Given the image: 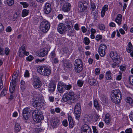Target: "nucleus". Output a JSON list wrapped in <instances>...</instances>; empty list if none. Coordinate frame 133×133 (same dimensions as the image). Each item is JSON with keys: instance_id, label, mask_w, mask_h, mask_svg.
Listing matches in <instances>:
<instances>
[{"instance_id": "nucleus-17", "label": "nucleus", "mask_w": 133, "mask_h": 133, "mask_svg": "<svg viewBox=\"0 0 133 133\" xmlns=\"http://www.w3.org/2000/svg\"><path fill=\"white\" fill-rule=\"evenodd\" d=\"M62 65L64 68H71L72 67V65L70 62L68 60L63 59L62 61Z\"/></svg>"}, {"instance_id": "nucleus-47", "label": "nucleus", "mask_w": 133, "mask_h": 133, "mask_svg": "<svg viewBox=\"0 0 133 133\" xmlns=\"http://www.w3.org/2000/svg\"><path fill=\"white\" fill-rule=\"evenodd\" d=\"M65 90H69L72 87V86L70 84L69 85H66L65 84Z\"/></svg>"}, {"instance_id": "nucleus-15", "label": "nucleus", "mask_w": 133, "mask_h": 133, "mask_svg": "<svg viewBox=\"0 0 133 133\" xmlns=\"http://www.w3.org/2000/svg\"><path fill=\"white\" fill-rule=\"evenodd\" d=\"M43 10L45 14H49L51 11V4L49 3H46L43 6Z\"/></svg>"}, {"instance_id": "nucleus-62", "label": "nucleus", "mask_w": 133, "mask_h": 133, "mask_svg": "<svg viewBox=\"0 0 133 133\" xmlns=\"http://www.w3.org/2000/svg\"><path fill=\"white\" fill-rule=\"evenodd\" d=\"M95 74L98 75L100 73V70L99 68H96L95 69Z\"/></svg>"}, {"instance_id": "nucleus-11", "label": "nucleus", "mask_w": 133, "mask_h": 133, "mask_svg": "<svg viewBox=\"0 0 133 133\" xmlns=\"http://www.w3.org/2000/svg\"><path fill=\"white\" fill-rule=\"evenodd\" d=\"M107 46L103 44H102L100 45L98 49V52L101 57H103L105 54V51L107 49Z\"/></svg>"}, {"instance_id": "nucleus-40", "label": "nucleus", "mask_w": 133, "mask_h": 133, "mask_svg": "<svg viewBox=\"0 0 133 133\" xmlns=\"http://www.w3.org/2000/svg\"><path fill=\"white\" fill-rule=\"evenodd\" d=\"M84 82V81L81 79H79L77 81V83L79 87H81L83 85Z\"/></svg>"}, {"instance_id": "nucleus-42", "label": "nucleus", "mask_w": 133, "mask_h": 133, "mask_svg": "<svg viewBox=\"0 0 133 133\" xmlns=\"http://www.w3.org/2000/svg\"><path fill=\"white\" fill-rule=\"evenodd\" d=\"M7 4L9 6L12 5L14 3V0H6Z\"/></svg>"}, {"instance_id": "nucleus-45", "label": "nucleus", "mask_w": 133, "mask_h": 133, "mask_svg": "<svg viewBox=\"0 0 133 133\" xmlns=\"http://www.w3.org/2000/svg\"><path fill=\"white\" fill-rule=\"evenodd\" d=\"M2 76H1L0 77V90H1L3 87V84L2 80Z\"/></svg>"}, {"instance_id": "nucleus-27", "label": "nucleus", "mask_w": 133, "mask_h": 133, "mask_svg": "<svg viewBox=\"0 0 133 133\" xmlns=\"http://www.w3.org/2000/svg\"><path fill=\"white\" fill-rule=\"evenodd\" d=\"M122 20V16L120 14H118L117 18L115 19V21L119 25H120L121 23V21Z\"/></svg>"}, {"instance_id": "nucleus-3", "label": "nucleus", "mask_w": 133, "mask_h": 133, "mask_svg": "<svg viewBox=\"0 0 133 133\" xmlns=\"http://www.w3.org/2000/svg\"><path fill=\"white\" fill-rule=\"evenodd\" d=\"M50 27V23L45 19H43L40 23L39 29L41 31L44 33H46Z\"/></svg>"}, {"instance_id": "nucleus-53", "label": "nucleus", "mask_w": 133, "mask_h": 133, "mask_svg": "<svg viewBox=\"0 0 133 133\" xmlns=\"http://www.w3.org/2000/svg\"><path fill=\"white\" fill-rule=\"evenodd\" d=\"M29 71L26 70L24 74V76L25 77H29Z\"/></svg>"}, {"instance_id": "nucleus-38", "label": "nucleus", "mask_w": 133, "mask_h": 133, "mask_svg": "<svg viewBox=\"0 0 133 133\" xmlns=\"http://www.w3.org/2000/svg\"><path fill=\"white\" fill-rule=\"evenodd\" d=\"M83 43L86 45H88L90 42V41L88 38L87 37H85L83 41Z\"/></svg>"}, {"instance_id": "nucleus-36", "label": "nucleus", "mask_w": 133, "mask_h": 133, "mask_svg": "<svg viewBox=\"0 0 133 133\" xmlns=\"http://www.w3.org/2000/svg\"><path fill=\"white\" fill-rule=\"evenodd\" d=\"M101 99L103 104H105L107 102L108 99L107 98L106 96H102L101 97Z\"/></svg>"}, {"instance_id": "nucleus-51", "label": "nucleus", "mask_w": 133, "mask_h": 133, "mask_svg": "<svg viewBox=\"0 0 133 133\" xmlns=\"http://www.w3.org/2000/svg\"><path fill=\"white\" fill-rule=\"evenodd\" d=\"M91 9H92V11L94 10L96 8V6L95 5V3H91Z\"/></svg>"}, {"instance_id": "nucleus-32", "label": "nucleus", "mask_w": 133, "mask_h": 133, "mask_svg": "<svg viewBox=\"0 0 133 133\" xmlns=\"http://www.w3.org/2000/svg\"><path fill=\"white\" fill-rule=\"evenodd\" d=\"M94 106L97 110H99L100 109L101 106L98 104L97 100L95 99L94 101Z\"/></svg>"}, {"instance_id": "nucleus-58", "label": "nucleus", "mask_w": 133, "mask_h": 133, "mask_svg": "<svg viewBox=\"0 0 133 133\" xmlns=\"http://www.w3.org/2000/svg\"><path fill=\"white\" fill-rule=\"evenodd\" d=\"M82 31L84 33H85L87 30V29L84 26H82L81 27Z\"/></svg>"}, {"instance_id": "nucleus-2", "label": "nucleus", "mask_w": 133, "mask_h": 133, "mask_svg": "<svg viewBox=\"0 0 133 133\" xmlns=\"http://www.w3.org/2000/svg\"><path fill=\"white\" fill-rule=\"evenodd\" d=\"M74 93L72 91L65 94L62 98L64 102H68V103L70 104L74 103L75 98L74 97Z\"/></svg>"}, {"instance_id": "nucleus-64", "label": "nucleus", "mask_w": 133, "mask_h": 133, "mask_svg": "<svg viewBox=\"0 0 133 133\" xmlns=\"http://www.w3.org/2000/svg\"><path fill=\"white\" fill-rule=\"evenodd\" d=\"M75 29L76 30H79V28L78 27V24H75L74 26Z\"/></svg>"}, {"instance_id": "nucleus-39", "label": "nucleus", "mask_w": 133, "mask_h": 133, "mask_svg": "<svg viewBox=\"0 0 133 133\" xmlns=\"http://www.w3.org/2000/svg\"><path fill=\"white\" fill-rule=\"evenodd\" d=\"M115 93V92L113 90L112 91L111 96V97L112 98V100L114 102L115 101V100L114 99L115 98V97H117V94Z\"/></svg>"}, {"instance_id": "nucleus-61", "label": "nucleus", "mask_w": 133, "mask_h": 133, "mask_svg": "<svg viewBox=\"0 0 133 133\" xmlns=\"http://www.w3.org/2000/svg\"><path fill=\"white\" fill-rule=\"evenodd\" d=\"M92 128L94 133H98V131L96 127L92 126Z\"/></svg>"}, {"instance_id": "nucleus-55", "label": "nucleus", "mask_w": 133, "mask_h": 133, "mask_svg": "<svg viewBox=\"0 0 133 133\" xmlns=\"http://www.w3.org/2000/svg\"><path fill=\"white\" fill-rule=\"evenodd\" d=\"M102 38V36L101 35H97L96 37V39L97 41H99Z\"/></svg>"}, {"instance_id": "nucleus-7", "label": "nucleus", "mask_w": 133, "mask_h": 133, "mask_svg": "<svg viewBox=\"0 0 133 133\" xmlns=\"http://www.w3.org/2000/svg\"><path fill=\"white\" fill-rule=\"evenodd\" d=\"M76 118L79 120L81 112V106L79 103H77L75 106L74 109Z\"/></svg>"}, {"instance_id": "nucleus-57", "label": "nucleus", "mask_w": 133, "mask_h": 133, "mask_svg": "<svg viewBox=\"0 0 133 133\" xmlns=\"http://www.w3.org/2000/svg\"><path fill=\"white\" fill-rule=\"evenodd\" d=\"M125 133H132V130L131 128H129V129H127L125 130Z\"/></svg>"}, {"instance_id": "nucleus-63", "label": "nucleus", "mask_w": 133, "mask_h": 133, "mask_svg": "<svg viewBox=\"0 0 133 133\" xmlns=\"http://www.w3.org/2000/svg\"><path fill=\"white\" fill-rule=\"evenodd\" d=\"M11 28L10 26H9L7 27L6 29V31L8 32H10L11 31Z\"/></svg>"}, {"instance_id": "nucleus-56", "label": "nucleus", "mask_w": 133, "mask_h": 133, "mask_svg": "<svg viewBox=\"0 0 133 133\" xmlns=\"http://www.w3.org/2000/svg\"><path fill=\"white\" fill-rule=\"evenodd\" d=\"M108 9V6L107 5H105L103 8L102 10H104L105 11H107Z\"/></svg>"}, {"instance_id": "nucleus-59", "label": "nucleus", "mask_w": 133, "mask_h": 133, "mask_svg": "<svg viewBox=\"0 0 133 133\" xmlns=\"http://www.w3.org/2000/svg\"><path fill=\"white\" fill-rule=\"evenodd\" d=\"M53 62L55 64H57L59 62V60L58 59V58L56 57H55L53 59Z\"/></svg>"}, {"instance_id": "nucleus-35", "label": "nucleus", "mask_w": 133, "mask_h": 133, "mask_svg": "<svg viewBox=\"0 0 133 133\" xmlns=\"http://www.w3.org/2000/svg\"><path fill=\"white\" fill-rule=\"evenodd\" d=\"M7 89L6 88H4L1 92L0 95L1 96L3 97L5 96L7 93Z\"/></svg>"}, {"instance_id": "nucleus-16", "label": "nucleus", "mask_w": 133, "mask_h": 133, "mask_svg": "<svg viewBox=\"0 0 133 133\" xmlns=\"http://www.w3.org/2000/svg\"><path fill=\"white\" fill-rule=\"evenodd\" d=\"M67 27L63 23H60L57 28L58 31L60 34H62L66 31Z\"/></svg>"}, {"instance_id": "nucleus-44", "label": "nucleus", "mask_w": 133, "mask_h": 133, "mask_svg": "<svg viewBox=\"0 0 133 133\" xmlns=\"http://www.w3.org/2000/svg\"><path fill=\"white\" fill-rule=\"evenodd\" d=\"M98 27L100 30H104L105 29L104 25L102 24H99Z\"/></svg>"}, {"instance_id": "nucleus-28", "label": "nucleus", "mask_w": 133, "mask_h": 133, "mask_svg": "<svg viewBox=\"0 0 133 133\" xmlns=\"http://www.w3.org/2000/svg\"><path fill=\"white\" fill-rule=\"evenodd\" d=\"M48 52L46 50H41L39 52V56L41 57H44L47 55Z\"/></svg>"}, {"instance_id": "nucleus-1", "label": "nucleus", "mask_w": 133, "mask_h": 133, "mask_svg": "<svg viewBox=\"0 0 133 133\" xmlns=\"http://www.w3.org/2000/svg\"><path fill=\"white\" fill-rule=\"evenodd\" d=\"M38 72L45 76H48L51 73V67L47 65H43L39 66L37 69Z\"/></svg>"}, {"instance_id": "nucleus-49", "label": "nucleus", "mask_w": 133, "mask_h": 133, "mask_svg": "<svg viewBox=\"0 0 133 133\" xmlns=\"http://www.w3.org/2000/svg\"><path fill=\"white\" fill-rule=\"evenodd\" d=\"M50 56L51 58H54L56 57V54L55 51H53L51 52L50 54Z\"/></svg>"}, {"instance_id": "nucleus-54", "label": "nucleus", "mask_w": 133, "mask_h": 133, "mask_svg": "<svg viewBox=\"0 0 133 133\" xmlns=\"http://www.w3.org/2000/svg\"><path fill=\"white\" fill-rule=\"evenodd\" d=\"M129 80L130 83L133 85V76H131L129 77Z\"/></svg>"}, {"instance_id": "nucleus-30", "label": "nucleus", "mask_w": 133, "mask_h": 133, "mask_svg": "<svg viewBox=\"0 0 133 133\" xmlns=\"http://www.w3.org/2000/svg\"><path fill=\"white\" fill-rule=\"evenodd\" d=\"M133 46L130 42H129L127 45L126 50L128 52H131L132 50Z\"/></svg>"}, {"instance_id": "nucleus-20", "label": "nucleus", "mask_w": 133, "mask_h": 133, "mask_svg": "<svg viewBox=\"0 0 133 133\" xmlns=\"http://www.w3.org/2000/svg\"><path fill=\"white\" fill-rule=\"evenodd\" d=\"M10 52L9 49L8 48H6L5 49L2 48L0 47V55H4L5 54L6 55H9Z\"/></svg>"}, {"instance_id": "nucleus-52", "label": "nucleus", "mask_w": 133, "mask_h": 133, "mask_svg": "<svg viewBox=\"0 0 133 133\" xmlns=\"http://www.w3.org/2000/svg\"><path fill=\"white\" fill-rule=\"evenodd\" d=\"M104 121L107 124H109L110 123L111 121V118H105Z\"/></svg>"}, {"instance_id": "nucleus-6", "label": "nucleus", "mask_w": 133, "mask_h": 133, "mask_svg": "<svg viewBox=\"0 0 133 133\" xmlns=\"http://www.w3.org/2000/svg\"><path fill=\"white\" fill-rule=\"evenodd\" d=\"M89 4V2L84 1L79 2L78 3V10L79 12H82L85 11L87 9Z\"/></svg>"}, {"instance_id": "nucleus-24", "label": "nucleus", "mask_w": 133, "mask_h": 133, "mask_svg": "<svg viewBox=\"0 0 133 133\" xmlns=\"http://www.w3.org/2000/svg\"><path fill=\"white\" fill-rule=\"evenodd\" d=\"M56 85L53 83H50L48 87L49 91L51 92L54 91L55 89Z\"/></svg>"}, {"instance_id": "nucleus-22", "label": "nucleus", "mask_w": 133, "mask_h": 133, "mask_svg": "<svg viewBox=\"0 0 133 133\" xmlns=\"http://www.w3.org/2000/svg\"><path fill=\"white\" fill-rule=\"evenodd\" d=\"M16 83V82H14V81H11L10 82L9 90L11 93H12L15 91Z\"/></svg>"}, {"instance_id": "nucleus-41", "label": "nucleus", "mask_w": 133, "mask_h": 133, "mask_svg": "<svg viewBox=\"0 0 133 133\" xmlns=\"http://www.w3.org/2000/svg\"><path fill=\"white\" fill-rule=\"evenodd\" d=\"M117 97H116L115 98V101H114L112 99V98L111 97V99L112 101L113 102L115 103L116 104H118L120 102L121 100L122 99V97H121V99H119L118 100H118L117 99Z\"/></svg>"}, {"instance_id": "nucleus-10", "label": "nucleus", "mask_w": 133, "mask_h": 133, "mask_svg": "<svg viewBox=\"0 0 133 133\" xmlns=\"http://www.w3.org/2000/svg\"><path fill=\"white\" fill-rule=\"evenodd\" d=\"M25 46V45L23 44L19 48L18 54L19 56L21 57H23L25 55L28 56L29 54V52L26 51Z\"/></svg>"}, {"instance_id": "nucleus-50", "label": "nucleus", "mask_w": 133, "mask_h": 133, "mask_svg": "<svg viewBox=\"0 0 133 133\" xmlns=\"http://www.w3.org/2000/svg\"><path fill=\"white\" fill-rule=\"evenodd\" d=\"M62 124L65 127H66L68 125V123L66 120L65 119L63 120Z\"/></svg>"}, {"instance_id": "nucleus-25", "label": "nucleus", "mask_w": 133, "mask_h": 133, "mask_svg": "<svg viewBox=\"0 0 133 133\" xmlns=\"http://www.w3.org/2000/svg\"><path fill=\"white\" fill-rule=\"evenodd\" d=\"M68 118L69 123V128H72L74 127V123L72 118L71 116L70 115L68 116Z\"/></svg>"}, {"instance_id": "nucleus-33", "label": "nucleus", "mask_w": 133, "mask_h": 133, "mask_svg": "<svg viewBox=\"0 0 133 133\" xmlns=\"http://www.w3.org/2000/svg\"><path fill=\"white\" fill-rule=\"evenodd\" d=\"M14 129L15 131L16 132H19L21 129L20 124L17 123H15Z\"/></svg>"}, {"instance_id": "nucleus-9", "label": "nucleus", "mask_w": 133, "mask_h": 133, "mask_svg": "<svg viewBox=\"0 0 133 133\" xmlns=\"http://www.w3.org/2000/svg\"><path fill=\"white\" fill-rule=\"evenodd\" d=\"M110 56L114 62L119 63L120 61V57L116 51H111Z\"/></svg>"}, {"instance_id": "nucleus-12", "label": "nucleus", "mask_w": 133, "mask_h": 133, "mask_svg": "<svg viewBox=\"0 0 133 133\" xmlns=\"http://www.w3.org/2000/svg\"><path fill=\"white\" fill-rule=\"evenodd\" d=\"M44 100L41 98L35 100L33 102V105L35 107L41 108L44 104Z\"/></svg>"}, {"instance_id": "nucleus-31", "label": "nucleus", "mask_w": 133, "mask_h": 133, "mask_svg": "<svg viewBox=\"0 0 133 133\" xmlns=\"http://www.w3.org/2000/svg\"><path fill=\"white\" fill-rule=\"evenodd\" d=\"M18 77V74L17 72H15L14 75L12 76L11 81L16 82L17 81V78Z\"/></svg>"}, {"instance_id": "nucleus-34", "label": "nucleus", "mask_w": 133, "mask_h": 133, "mask_svg": "<svg viewBox=\"0 0 133 133\" xmlns=\"http://www.w3.org/2000/svg\"><path fill=\"white\" fill-rule=\"evenodd\" d=\"M105 77L107 80H110L111 78V73L110 71H107L106 73Z\"/></svg>"}, {"instance_id": "nucleus-26", "label": "nucleus", "mask_w": 133, "mask_h": 133, "mask_svg": "<svg viewBox=\"0 0 133 133\" xmlns=\"http://www.w3.org/2000/svg\"><path fill=\"white\" fill-rule=\"evenodd\" d=\"M88 82L90 85L94 86H96L97 84V81L94 78L89 79Z\"/></svg>"}, {"instance_id": "nucleus-23", "label": "nucleus", "mask_w": 133, "mask_h": 133, "mask_svg": "<svg viewBox=\"0 0 133 133\" xmlns=\"http://www.w3.org/2000/svg\"><path fill=\"white\" fill-rule=\"evenodd\" d=\"M65 25L67 26L68 29H71L73 27V25L72 22L69 19H66L65 22Z\"/></svg>"}, {"instance_id": "nucleus-46", "label": "nucleus", "mask_w": 133, "mask_h": 133, "mask_svg": "<svg viewBox=\"0 0 133 133\" xmlns=\"http://www.w3.org/2000/svg\"><path fill=\"white\" fill-rule=\"evenodd\" d=\"M119 74L118 75L116 78V79L117 80H120L122 78V72L120 71L119 72Z\"/></svg>"}, {"instance_id": "nucleus-13", "label": "nucleus", "mask_w": 133, "mask_h": 133, "mask_svg": "<svg viewBox=\"0 0 133 133\" xmlns=\"http://www.w3.org/2000/svg\"><path fill=\"white\" fill-rule=\"evenodd\" d=\"M81 133H92V130L90 127L87 124H84L81 127Z\"/></svg>"}, {"instance_id": "nucleus-60", "label": "nucleus", "mask_w": 133, "mask_h": 133, "mask_svg": "<svg viewBox=\"0 0 133 133\" xmlns=\"http://www.w3.org/2000/svg\"><path fill=\"white\" fill-rule=\"evenodd\" d=\"M49 100L51 102H53L54 100V98L52 96H49Z\"/></svg>"}, {"instance_id": "nucleus-5", "label": "nucleus", "mask_w": 133, "mask_h": 133, "mask_svg": "<svg viewBox=\"0 0 133 133\" xmlns=\"http://www.w3.org/2000/svg\"><path fill=\"white\" fill-rule=\"evenodd\" d=\"M74 67L75 71L77 73L80 72L83 69V64L81 60L79 59L75 60Z\"/></svg>"}, {"instance_id": "nucleus-14", "label": "nucleus", "mask_w": 133, "mask_h": 133, "mask_svg": "<svg viewBox=\"0 0 133 133\" xmlns=\"http://www.w3.org/2000/svg\"><path fill=\"white\" fill-rule=\"evenodd\" d=\"M50 122L51 125L52 127L56 128L59 125V121L57 117H54L51 119Z\"/></svg>"}, {"instance_id": "nucleus-8", "label": "nucleus", "mask_w": 133, "mask_h": 133, "mask_svg": "<svg viewBox=\"0 0 133 133\" xmlns=\"http://www.w3.org/2000/svg\"><path fill=\"white\" fill-rule=\"evenodd\" d=\"M32 85L35 88H38L41 87L42 84L38 77L36 76L33 77Z\"/></svg>"}, {"instance_id": "nucleus-21", "label": "nucleus", "mask_w": 133, "mask_h": 133, "mask_svg": "<svg viewBox=\"0 0 133 133\" xmlns=\"http://www.w3.org/2000/svg\"><path fill=\"white\" fill-rule=\"evenodd\" d=\"M71 5L69 3H65L63 6L62 7V10L65 12H67L69 11L71 9Z\"/></svg>"}, {"instance_id": "nucleus-43", "label": "nucleus", "mask_w": 133, "mask_h": 133, "mask_svg": "<svg viewBox=\"0 0 133 133\" xmlns=\"http://www.w3.org/2000/svg\"><path fill=\"white\" fill-rule=\"evenodd\" d=\"M20 4L23 5V7L24 8H26L27 7L29 4L26 2H20Z\"/></svg>"}, {"instance_id": "nucleus-4", "label": "nucleus", "mask_w": 133, "mask_h": 133, "mask_svg": "<svg viewBox=\"0 0 133 133\" xmlns=\"http://www.w3.org/2000/svg\"><path fill=\"white\" fill-rule=\"evenodd\" d=\"M32 116L34 120L36 122H40L44 119L42 113L38 110L34 111L33 112Z\"/></svg>"}, {"instance_id": "nucleus-37", "label": "nucleus", "mask_w": 133, "mask_h": 133, "mask_svg": "<svg viewBox=\"0 0 133 133\" xmlns=\"http://www.w3.org/2000/svg\"><path fill=\"white\" fill-rule=\"evenodd\" d=\"M29 13V11L26 9H24L22 10V16L24 17L27 16Z\"/></svg>"}, {"instance_id": "nucleus-18", "label": "nucleus", "mask_w": 133, "mask_h": 133, "mask_svg": "<svg viewBox=\"0 0 133 133\" xmlns=\"http://www.w3.org/2000/svg\"><path fill=\"white\" fill-rule=\"evenodd\" d=\"M30 110L28 108H25L23 110V117L26 120L30 117Z\"/></svg>"}, {"instance_id": "nucleus-48", "label": "nucleus", "mask_w": 133, "mask_h": 133, "mask_svg": "<svg viewBox=\"0 0 133 133\" xmlns=\"http://www.w3.org/2000/svg\"><path fill=\"white\" fill-rule=\"evenodd\" d=\"M34 58V57L30 55L26 58V59L29 61H32Z\"/></svg>"}, {"instance_id": "nucleus-29", "label": "nucleus", "mask_w": 133, "mask_h": 133, "mask_svg": "<svg viewBox=\"0 0 133 133\" xmlns=\"http://www.w3.org/2000/svg\"><path fill=\"white\" fill-rule=\"evenodd\" d=\"M113 90L115 92V93L117 94V99L118 101L119 99H121V97H122L121 93L120 90L119 89H117Z\"/></svg>"}, {"instance_id": "nucleus-19", "label": "nucleus", "mask_w": 133, "mask_h": 133, "mask_svg": "<svg viewBox=\"0 0 133 133\" xmlns=\"http://www.w3.org/2000/svg\"><path fill=\"white\" fill-rule=\"evenodd\" d=\"M65 83L62 82H59L58 84L57 89L60 93H63L65 90Z\"/></svg>"}]
</instances>
